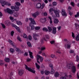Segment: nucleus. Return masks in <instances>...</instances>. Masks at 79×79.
I'll list each match as a JSON object with an SVG mask.
<instances>
[{
  "instance_id": "nucleus-43",
  "label": "nucleus",
  "mask_w": 79,
  "mask_h": 79,
  "mask_svg": "<svg viewBox=\"0 0 79 79\" xmlns=\"http://www.w3.org/2000/svg\"><path fill=\"white\" fill-rule=\"evenodd\" d=\"M55 73V70L53 69H52L51 72L50 73L51 74H54Z\"/></svg>"
},
{
  "instance_id": "nucleus-45",
  "label": "nucleus",
  "mask_w": 79,
  "mask_h": 79,
  "mask_svg": "<svg viewBox=\"0 0 79 79\" xmlns=\"http://www.w3.org/2000/svg\"><path fill=\"white\" fill-rule=\"evenodd\" d=\"M14 33H15V31H11L10 33L11 36L13 37V35H14Z\"/></svg>"
},
{
  "instance_id": "nucleus-30",
  "label": "nucleus",
  "mask_w": 79,
  "mask_h": 79,
  "mask_svg": "<svg viewBox=\"0 0 79 79\" xmlns=\"http://www.w3.org/2000/svg\"><path fill=\"white\" fill-rule=\"evenodd\" d=\"M48 19H50V24H52V23H53V21H52V18H51V17L49 16L48 17Z\"/></svg>"
},
{
  "instance_id": "nucleus-40",
  "label": "nucleus",
  "mask_w": 79,
  "mask_h": 79,
  "mask_svg": "<svg viewBox=\"0 0 79 79\" xmlns=\"http://www.w3.org/2000/svg\"><path fill=\"white\" fill-rule=\"evenodd\" d=\"M76 61H77V62H78L79 61V56L78 55H77L76 57Z\"/></svg>"
},
{
  "instance_id": "nucleus-53",
  "label": "nucleus",
  "mask_w": 79,
  "mask_h": 79,
  "mask_svg": "<svg viewBox=\"0 0 79 79\" xmlns=\"http://www.w3.org/2000/svg\"><path fill=\"white\" fill-rule=\"evenodd\" d=\"M23 37L24 38H26V39H27V35L25 34H23Z\"/></svg>"
},
{
  "instance_id": "nucleus-17",
  "label": "nucleus",
  "mask_w": 79,
  "mask_h": 79,
  "mask_svg": "<svg viewBox=\"0 0 79 79\" xmlns=\"http://www.w3.org/2000/svg\"><path fill=\"white\" fill-rule=\"evenodd\" d=\"M54 13L57 17H60V14H59V12L57 10H55Z\"/></svg>"
},
{
  "instance_id": "nucleus-15",
  "label": "nucleus",
  "mask_w": 79,
  "mask_h": 79,
  "mask_svg": "<svg viewBox=\"0 0 79 79\" xmlns=\"http://www.w3.org/2000/svg\"><path fill=\"white\" fill-rule=\"evenodd\" d=\"M52 32L53 34H56V27L53 28Z\"/></svg>"
},
{
  "instance_id": "nucleus-34",
  "label": "nucleus",
  "mask_w": 79,
  "mask_h": 79,
  "mask_svg": "<svg viewBox=\"0 0 79 79\" xmlns=\"http://www.w3.org/2000/svg\"><path fill=\"white\" fill-rule=\"evenodd\" d=\"M45 40V41H47V40H46V39H45V38H43V39H41V43H44V40Z\"/></svg>"
},
{
  "instance_id": "nucleus-61",
  "label": "nucleus",
  "mask_w": 79,
  "mask_h": 79,
  "mask_svg": "<svg viewBox=\"0 0 79 79\" xmlns=\"http://www.w3.org/2000/svg\"><path fill=\"white\" fill-rule=\"evenodd\" d=\"M61 53V52H60V51L59 50L56 51V54H57V53Z\"/></svg>"
},
{
  "instance_id": "nucleus-18",
  "label": "nucleus",
  "mask_w": 79,
  "mask_h": 79,
  "mask_svg": "<svg viewBox=\"0 0 79 79\" xmlns=\"http://www.w3.org/2000/svg\"><path fill=\"white\" fill-rule=\"evenodd\" d=\"M27 45H28L29 47H32V44L30 42L28 41L27 42Z\"/></svg>"
},
{
  "instance_id": "nucleus-24",
  "label": "nucleus",
  "mask_w": 79,
  "mask_h": 79,
  "mask_svg": "<svg viewBox=\"0 0 79 79\" xmlns=\"http://www.w3.org/2000/svg\"><path fill=\"white\" fill-rule=\"evenodd\" d=\"M15 49L13 48H10V52L11 53H13L15 52Z\"/></svg>"
},
{
  "instance_id": "nucleus-31",
  "label": "nucleus",
  "mask_w": 79,
  "mask_h": 79,
  "mask_svg": "<svg viewBox=\"0 0 79 79\" xmlns=\"http://www.w3.org/2000/svg\"><path fill=\"white\" fill-rule=\"evenodd\" d=\"M53 11V9L52 8H51L49 10V12L50 13H51V15H53V13H52V11Z\"/></svg>"
},
{
  "instance_id": "nucleus-39",
  "label": "nucleus",
  "mask_w": 79,
  "mask_h": 79,
  "mask_svg": "<svg viewBox=\"0 0 79 79\" xmlns=\"http://www.w3.org/2000/svg\"><path fill=\"white\" fill-rule=\"evenodd\" d=\"M48 31L49 32H51V31H52V28L51 27H48Z\"/></svg>"
},
{
  "instance_id": "nucleus-12",
  "label": "nucleus",
  "mask_w": 79,
  "mask_h": 79,
  "mask_svg": "<svg viewBox=\"0 0 79 79\" xmlns=\"http://www.w3.org/2000/svg\"><path fill=\"white\" fill-rule=\"evenodd\" d=\"M71 44L68 43L65 44V48H67V49H69L71 48Z\"/></svg>"
},
{
  "instance_id": "nucleus-10",
  "label": "nucleus",
  "mask_w": 79,
  "mask_h": 79,
  "mask_svg": "<svg viewBox=\"0 0 79 79\" xmlns=\"http://www.w3.org/2000/svg\"><path fill=\"white\" fill-rule=\"evenodd\" d=\"M12 27H15V28L17 31L19 32H21V31H20V29H19V28L16 26V25L14 24H12Z\"/></svg>"
},
{
  "instance_id": "nucleus-50",
  "label": "nucleus",
  "mask_w": 79,
  "mask_h": 79,
  "mask_svg": "<svg viewBox=\"0 0 79 79\" xmlns=\"http://www.w3.org/2000/svg\"><path fill=\"white\" fill-rule=\"evenodd\" d=\"M49 67H50V68H51L52 69H53V64H49Z\"/></svg>"
},
{
  "instance_id": "nucleus-63",
  "label": "nucleus",
  "mask_w": 79,
  "mask_h": 79,
  "mask_svg": "<svg viewBox=\"0 0 79 79\" xmlns=\"http://www.w3.org/2000/svg\"><path fill=\"white\" fill-rule=\"evenodd\" d=\"M31 59H29V58L27 59V62H29V61H31Z\"/></svg>"
},
{
  "instance_id": "nucleus-7",
  "label": "nucleus",
  "mask_w": 79,
  "mask_h": 79,
  "mask_svg": "<svg viewBox=\"0 0 79 79\" xmlns=\"http://www.w3.org/2000/svg\"><path fill=\"white\" fill-rule=\"evenodd\" d=\"M61 14L63 16H64L65 18L67 17V16H68L67 13H66L65 10L64 9H62V10Z\"/></svg>"
},
{
  "instance_id": "nucleus-9",
  "label": "nucleus",
  "mask_w": 79,
  "mask_h": 79,
  "mask_svg": "<svg viewBox=\"0 0 79 79\" xmlns=\"http://www.w3.org/2000/svg\"><path fill=\"white\" fill-rule=\"evenodd\" d=\"M36 56L37 58H39V60L40 62H42V61H43V60H44L43 57L40 56V55L38 54Z\"/></svg>"
},
{
  "instance_id": "nucleus-23",
  "label": "nucleus",
  "mask_w": 79,
  "mask_h": 79,
  "mask_svg": "<svg viewBox=\"0 0 79 79\" xmlns=\"http://www.w3.org/2000/svg\"><path fill=\"white\" fill-rule=\"evenodd\" d=\"M8 42L11 44V45H12V46H14V44H13V42L11 40H9Z\"/></svg>"
},
{
  "instance_id": "nucleus-5",
  "label": "nucleus",
  "mask_w": 79,
  "mask_h": 79,
  "mask_svg": "<svg viewBox=\"0 0 79 79\" xmlns=\"http://www.w3.org/2000/svg\"><path fill=\"white\" fill-rule=\"evenodd\" d=\"M4 11L5 12H7L8 13L10 14V15H12V14L13 13V11L8 8H7L6 9L4 10Z\"/></svg>"
},
{
  "instance_id": "nucleus-13",
  "label": "nucleus",
  "mask_w": 79,
  "mask_h": 79,
  "mask_svg": "<svg viewBox=\"0 0 79 79\" xmlns=\"http://www.w3.org/2000/svg\"><path fill=\"white\" fill-rule=\"evenodd\" d=\"M24 71L23 69H21L19 70V74L20 76H21L24 74Z\"/></svg>"
},
{
  "instance_id": "nucleus-38",
  "label": "nucleus",
  "mask_w": 79,
  "mask_h": 79,
  "mask_svg": "<svg viewBox=\"0 0 79 79\" xmlns=\"http://www.w3.org/2000/svg\"><path fill=\"white\" fill-rule=\"evenodd\" d=\"M42 29H43V31H45L46 32H47V31H48L47 28H45V27H44Z\"/></svg>"
},
{
  "instance_id": "nucleus-44",
  "label": "nucleus",
  "mask_w": 79,
  "mask_h": 79,
  "mask_svg": "<svg viewBox=\"0 0 79 79\" xmlns=\"http://www.w3.org/2000/svg\"><path fill=\"white\" fill-rule=\"evenodd\" d=\"M10 20L12 21V22H13L14 21V18L10 16Z\"/></svg>"
},
{
  "instance_id": "nucleus-25",
  "label": "nucleus",
  "mask_w": 79,
  "mask_h": 79,
  "mask_svg": "<svg viewBox=\"0 0 79 79\" xmlns=\"http://www.w3.org/2000/svg\"><path fill=\"white\" fill-rule=\"evenodd\" d=\"M35 64L37 69H39L40 68V65H39V64H38L37 63H35Z\"/></svg>"
},
{
  "instance_id": "nucleus-35",
  "label": "nucleus",
  "mask_w": 79,
  "mask_h": 79,
  "mask_svg": "<svg viewBox=\"0 0 79 79\" xmlns=\"http://www.w3.org/2000/svg\"><path fill=\"white\" fill-rule=\"evenodd\" d=\"M41 15L42 16H46L47 15V12L42 13Z\"/></svg>"
},
{
  "instance_id": "nucleus-29",
  "label": "nucleus",
  "mask_w": 79,
  "mask_h": 79,
  "mask_svg": "<svg viewBox=\"0 0 79 79\" xmlns=\"http://www.w3.org/2000/svg\"><path fill=\"white\" fill-rule=\"evenodd\" d=\"M10 59L8 58H5V61H6V62H7L8 63L10 62Z\"/></svg>"
},
{
  "instance_id": "nucleus-22",
  "label": "nucleus",
  "mask_w": 79,
  "mask_h": 79,
  "mask_svg": "<svg viewBox=\"0 0 79 79\" xmlns=\"http://www.w3.org/2000/svg\"><path fill=\"white\" fill-rule=\"evenodd\" d=\"M59 76V73L58 72H56L54 74V76L55 77H58Z\"/></svg>"
},
{
  "instance_id": "nucleus-58",
  "label": "nucleus",
  "mask_w": 79,
  "mask_h": 79,
  "mask_svg": "<svg viewBox=\"0 0 79 79\" xmlns=\"http://www.w3.org/2000/svg\"><path fill=\"white\" fill-rule=\"evenodd\" d=\"M44 50H45V47H42L41 48V51Z\"/></svg>"
},
{
  "instance_id": "nucleus-41",
  "label": "nucleus",
  "mask_w": 79,
  "mask_h": 79,
  "mask_svg": "<svg viewBox=\"0 0 79 79\" xmlns=\"http://www.w3.org/2000/svg\"><path fill=\"white\" fill-rule=\"evenodd\" d=\"M1 24L3 29H5V28H6V26H5V24H3V23H1Z\"/></svg>"
},
{
  "instance_id": "nucleus-64",
  "label": "nucleus",
  "mask_w": 79,
  "mask_h": 79,
  "mask_svg": "<svg viewBox=\"0 0 79 79\" xmlns=\"http://www.w3.org/2000/svg\"><path fill=\"white\" fill-rule=\"evenodd\" d=\"M29 52L30 56L32 55V52H30V51H29Z\"/></svg>"
},
{
  "instance_id": "nucleus-1",
  "label": "nucleus",
  "mask_w": 79,
  "mask_h": 79,
  "mask_svg": "<svg viewBox=\"0 0 79 79\" xmlns=\"http://www.w3.org/2000/svg\"><path fill=\"white\" fill-rule=\"evenodd\" d=\"M28 19L30 21L31 23L30 24V26L31 27V30H33L34 29V24H36L35 21L34 20V19H32V18H29Z\"/></svg>"
},
{
  "instance_id": "nucleus-28",
  "label": "nucleus",
  "mask_w": 79,
  "mask_h": 79,
  "mask_svg": "<svg viewBox=\"0 0 79 79\" xmlns=\"http://www.w3.org/2000/svg\"><path fill=\"white\" fill-rule=\"evenodd\" d=\"M50 73V72L49 71L47 70H45V75H48Z\"/></svg>"
},
{
  "instance_id": "nucleus-42",
  "label": "nucleus",
  "mask_w": 79,
  "mask_h": 79,
  "mask_svg": "<svg viewBox=\"0 0 79 79\" xmlns=\"http://www.w3.org/2000/svg\"><path fill=\"white\" fill-rule=\"evenodd\" d=\"M40 28V27L37 26V27H36L35 28V30H39Z\"/></svg>"
},
{
  "instance_id": "nucleus-14",
  "label": "nucleus",
  "mask_w": 79,
  "mask_h": 79,
  "mask_svg": "<svg viewBox=\"0 0 79 79\" xmlns=\"http://www.w3.org/2000/svg\"><path fill=\"white\" fill-rule=\"evenodd\" d=\"M39 35H38L37 34H33V39L35 40H38V39H37V37H38Z\"/></svg>"
},
{
  "instance_id": "nucleus-32",
  "label": "nucleus",
  "mask_w": 79,
  "mask_h": 79,
  "mask_svg": "<svg viewBox=\"0 0 79 79\" xmlns=\"http://www.w3.org/2000/svg\"><path fill=\"white\" fill-rule=\"evenodd\" d=\"M15 4L17 6H21V4L20 3L18 2H17L15 3Z\"/></svg>"
},
{
  "instance_id": "nucleus-3",
  "label": "nucleus",
  "mask_w": 79,
  "mask_h": 79,
  "mask_svg": "<svg viewBox=\"0 0 79 79\" xmlns=\"http://www.w3.org/2000/svg\"><path fill=\"white\" fill-rule=\"evenodd\" d=\"M0 2L2 5V6H4V5H8V6H11V5L10 3L6 2L5 1L0 0Z\"/></svg>"
},
{
  "instance_id": "nucleus-26",
  "label": "nucleus",
  "mask_w": 79,
  "mask_h": 79,
  "mask_svg": "<svg viewBox=\"0 0 79 79\" xmlns=\"http://www.w3.org/2000/svg\"><path fill=\"white\" fill-rule=\"evenodd\" d=\"M75 39L77 41H79V34H78L76 37Z\"/></svg>"
},
{
  "instance_id": "nucleus-47",
  "label": "nucleus",
  "mask_w": 79,
  "mask_h": 79,
  "mask_svg": "<svg viewBox=\"0 0 79 79\" xmlns=\"http://www.w3.org/2000/svg\"><path fill=\"white\" fill-rule=\"evenodd\" d=\"M70 4L72 5V6L73 7H74V6H75V4H74V3L73 2H71Z\"/></svg>"
},
{
  "instance_id": "nucleus-27",
  "label": "nucleus",
  "mask_w": 79,
  "mask_h": 79,
  "mask_svg": "<svg viewBox=\"0 0 79 79\" xmlns=\"http://www.w3.org/2000/svg\"><path fill=\"white\" fill-rule=\"evenodd\" d=\"M15 51L17 52H21V51L19 48H16L15 49Z\"/></svg>"
},
{
  "instance_id": "nucleus-2",
  "label": "nucleus",
  "mask_w": 79,
  "mask_h": 79,
  "mask_svg": "<svg viewBox=\"0 0 79 79\" xmlns=\"http://www.w3.org/2000/svg\"><path fill=\"white\" fill-rule=\"evenodd\" d=\"M44 6H45V3H43L42 4V5L41 4V3H38L36 5V8L37 9H43L44 8Z\"/></svg>"
},
{
  "instance_id": "nucleus-56",
  "label": "nucleus",
  "mask_w": 79,
  "mask_h": 79,
  "mask_svg": "<svg viewBox=\"0 0 79 79\" xmlns=\"http://www.w3.org/2000/svg\"><path fill=\"white\" fill-rule=\"evenodd\" d=\"M3 60H0V65H3Z\"/></svg>"
},
{
  "instance_id": "nucleus-51",
  "label": "nucleus",
  "mask_w": 79,
  "mask_h": 79,
  "mask_svg": "<svg viewBox=\"0 0 79 79\" xmlns=\"http://www.w3.org/2000/svg\"><path fill=\"white\" fill-rule=\"evenodd\" d=\"M67 67H68L69 69H70V67H71V64H67Z\"/></svg>"
},
{
  "instance_id": "nucleus-48",
  "label": "nucleus",
  "mask_w": 79,
  "mask_h": 79,
  "mask_svg": "<svg viewBox=\"0 0 79 79\" xmlns=\"http://www.w3.org/2000/svg\"><path fill=\"white\" fill-rule=\"evenodd\" d=\"M28 38L29 40H32V36H31V35H29L28 36Z\"/></svg>"
},
{
  "instance_id": "nucleus-16",
  "label": "nucleus",
  "mask_w": 79,
  "mask_h": 79,
  "mask_svg": "<svg viewBox=\"0 0 79 79\" xmlns=\"http://www.w3.org/2000/svg\"><path fill=\"white\" fill-rule=\"evenodd\" d=\"M5 24L6 25V26H10V24H11V23H10V22L8 20H6L5 21Z\"/></svg>"
},
{
  "instance_id": "nucleus-52",
  "label": "nucleus",
  "mask_w": 79,
  "mask_h": 79,
  "mask_svg": "<svg viewBox=\"0 0 79 79\" xmlns=\"http://www.w3.org/2000/svg\"><path fill=\"white\" fill-rule=\"evenodd\" d=\"M60 79H66V77L63 76L60 77Z\"/></svg>"
},
{
  "instance_id": "nucleus-33",
  "label": "nucleus",
  "mask_w": 79,
  "mask_h": 79,
  "mask_svg": "<svg viewBox=\"0 0 79 79\" xmlns=\"http://www.w3.org/2000/svg\"><path fill=\"white\" fill-rule=\"evenodd\" d=\"M16 23L18 25H22V23L20 21H16Z\"/></svg>"
},
{
  "instance_id": "nucleus-54",
  "label": "nucleus",
  "mask_w": 79,
  "mask_h": 79,
  "mask_svg": "<svg viewBox=\"0 0 79 79\" xmlns=\"http://www.w3.org/2000/svg\"><path fill=\"white\" fill-rule=\"evenodd\" d=\"M72 9V7L70 6H68V11H71V10Z\"/></svg>"
},
{
  "instance_id": "nucleus-4",
  "label": "nucleus",
  "mask_w": 79,
  "mask_h": 79,
  "mask_svg": "<svg viewBox=\"0 0 79 79\" xmlns=\"http://www.w3.org/2000/svg\"><path fill=\"white\" fill-rule=\"evenodd\" d=\"M25 69H27V70H28V71H30V72H31L33 73H35V70H32V69L31 67H28L27 65H25Z\"/></svg>"
},
{
  "instance_id": "nucleus-36",
  "label": "nucleus",
  "mask_w": 79,
  "mask_h": 79,
  "mask_svg": "<svg viewBox=\"0 0 79 79\" xmlns=\"http://www.w3.org/2000/svg\"><path fill=\"white\" fill-rule=\"evenodd\" d=\"M17 40H18L19 41V42H22V40H21V38H20V37L19 36H18L17 37Z\"/></svg>"
},
{
  "instance_id": "nucleus-11",
  "label": "nucleus",
  "mask_w": 79,
  "mask_h": 79,
  "mask_svg": "<svg viewBox=\"0 0 79 79\" xmlns=\"http://www.w3.org/2000/svg\"><path fill=\"white\" fill-rule=\"evenodd\" d=\"M76 71V68L74 65H73L72 67V72L74 74Z\"/></svg>"
},
{
  "instance_id": "nucleus-57",
  "label": "nucleus",
  "mask_w": 79,
  "mask_h": 79,
  "mask_svg": "<svg viewBox=\"0 0 79 79\" xmlns=\"http://www.w3.org/2000/svg\"><path fill=\"white\" fill-rule=\"evenodd\" d=\"M46 39H50V36H49L48 35H46Z\"/></svg>"
},
{
  "instance_id": "nucleus-8",
  "label": "nucleus",
  "mask_w": 79,
  "mask_h": 79,
  "mask_svg": "<svg viewBox=\"0 0 79 79\" xmlns=\"http://www.w3.org/2000/svg\"><path fill=\"white\" fill-rule=\"evenodd\" d=\"M39 12L37 11L35 12V13H33L32 14V16L34 18H35L37 17V16H39Z\"/></svg>"
},
{
  "instance_id": "nucleus-37",
  "label": "nucleus",
  "mask_w": 79,
  "mask_h": 79,
  "mask_svg": "<svg viewBox=\"0 0 79 79\" xmlns=\"http://www.w3.org/2000/svg\"><path fill=\"white\" fill-rule=\"evenodd\" d=\"M51 57L52 58H56H56H57V57H56V56L53 55V54H52L51 55Z\"/></svg>"
},
{
  "instance_id": "nucleus-6",
  "label": "nucleus",
  "mask_w": 79,
  "mask_h": 79,
  "mask_svg": "<svg viewBox=\"0 0 79 79\" xmlns=\"http://www.w3.org/2000/svg\"><path fill=\"white\" fill-rule=\"evenodd\" d=\"M11 9L12 10H14L15 11H19V6H11Z\"/></svg>"
},
{
  "instance_id": "nucleus-20",
  "label": "nucleus",
  "mask_w": 79,
  "mask_h": 79,
  "mask_svg": "<svg viewBox=\"0 0 79 79\" xmlns=\"http://www.w3.org/2000/svg\"><path fill=\"white\" fill-rule=\"evenodd\" d=\"M75 29L76 30H77L79 28V24H77L76 23H75Z\"/></svg>"
},
{
  "instance_id": "nucleus-60",
  "label": "nucleus",
  "mask_w": 79,
  "mask_h": 79,
  "mask_svg": "<svg viewBox=\"0 0 79 79\" xmlns=\"http://www.w3.org/2000/svg\"><path fill=\"white\" fill-rule=\"evenodd\" d=\"M27 31L28 32L30 31V28L28 27H27Z\"/></svg>"
},
{
  "instance_id": "nucleus-62",
  "label": "nucleus",
  "mask_w": 79,
  "mask_h": 79,
  "mask_svg": "<svg viewBox=\"0 0 79 79\" xmlns=\"http://www.w3.org/2000/svg\"><path fill=\"white\" fill-rule=\"evenodd\" d=\"M50 43H51V44H53L55 43V41L54 40H52V41H51L50 42Z\"/></svg>"
},
{
  "instance_id": "nucleus-49",
  "label": "nucleus",
  "mask_w": 79,
  "mask_h": 79,
  "mask_svg": "<svg viewBox=\"0 0 79 79\" xmlns=\"http://www.w3.org/2000/svg\"><path fill=\"white\" fill-rule=\"evenodd\" d=\"M72 37H73V38L74 39V38H75V35L74 34V33L73 32H72Z\"/></svg>"
},
{
  "instance_id": "nucleus-19",
  "label": "nucleus",
  "mask_w": 79,
  "mask_h": 79,
  "mask_svg": "<svg viewBox=\"0 0 79 79\" xmlns=\"http://www.w3.org/2000/svg\"><path fill=\"white\" fill-rule=\"evenodd\" d=\"M59 22V20H58V19H55L54 20V23L55 24H58Z\"/></svg>"
},
{
  "instance_id": "nucleus-59",
  "label": "nucleus",
  "mask_w": 79,
  "mask_h": 79,
  "mask_svg": "<svg viewBox=\"0 0 79 79\" xmlns=\"http://www.w3.org/2000/svg\"><path fill=\"white\" fill-rule=\"evenodd\" d=\"M69 53H74V50H70Z\"/></svg>"
},
{
  "instance_id": "nucleus-21",
  "label": "nucleus",
  "mask_w": 79,
  "mask_h": 79,
  "mask_svg": "<svg viewBox=\"0 0 79 79\" xmlns=\"http://www.w3.org/2000/svg\"><path fill=\"white\" fill-rule=\"evenodd\" d=\"M19 15V13L18 12H15L14 14V16L15 17H18Z\"/></svg>"
},
{
  "instance_id": "nucleus-46",
  "label": "nucleus",
  "mask_w": 79,
  "mask_h": 79,
  "mask_svg": "<svg viewBox=\"0 0 79 79\" xmlns=\"http://www.w3.org/2000/svg\"><path fill=\"white\" fill-rule=\"evenodd\" d=\"M79 17V12H78L77 13V15H75V18H77V17Z\"/></svg>"
},
{
  "instance_id": "nucleus-55",
  "label": "nucleus",
  "mask_w": 79,
  "mask_h": 79,
  "mask_svg": "<svg viewBox=\"0 0 79 79\" xmlns=\"http://www.w3.org/2000/svg\"><path fill=\"white\" fill-rule=\"evenodd\" d=\"M52 4L54 6H55L57 5V3L56 2H53Z\"/></svg>"
}]
</instances>
